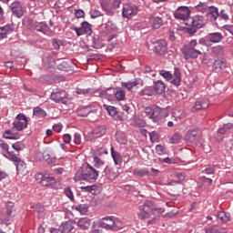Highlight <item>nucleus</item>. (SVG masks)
<instances>
[{
	"label": "nucleus",
	"mask_w": 233,
	"mask_h": 233,
	"mask_svg": "<svg viewBox=\"0 0 233 233\" xmlns=\"http://www.w3.org/2000/svg\"><path fill=\"white\" fill-rule=\"evenodd\" d=\"M206 23L207 20L203 16L197 15L195 17H190L189 19H187V25L193 26V28H203Z\"/></svg>",
	"instance_id": "1a4fd4ad"
},
{
	"label": "nucleus",
	"mask_w": 233,
	"mask_h": 233,
	"mask_svg": "<svg viewBox=\"0 0 233 233\" xmlns=\"http://www.w3.org/2000/svg\"><path fill=\"white\" fill-rule=\"evenodd\" d=\"M211 52L215 56H223L225 54V47L223 46H216L211 48Z\"/></svg>",
	"instance_id": "4c0bfd02"
},
{
	"label": "nucleus",
	"mask_w": 233,
	"mask_h": 233,
	"mask_svg": "<svg viewBox=\"0 0 233 233\" xmlns=\"http://www.w3.org/2000/svg\"><path fill=\"white\" fill-rule=\"evenodd\" d=\"M41 185L42 187L53 188V190H59V188H61V184L56 181V177L50 175H45L44 180L42 181Z\"/></svg>",
	"instance_id": "423d86ee"
},
{
	"label": "nucleus",
	"mask_w": 233,
	"mask_h": 233,
	"mask_svg": "<svg viewBox=\"0 0 233 233\" xmlns=\"http://www.w3.org/2000/svg\"><path fill=\"white\" fill-rule=\"evenodd\" d=\"M12 148H14V150H16V152H21V150H23V142L17 141L14 143L12 145Z\"/></svg>",
	"instance_id": "09e8293b"
},
{
	"label": "nucleus",
	"mask_w": 233,
	"mask_h": 233,
	"mask_svg": "<svg viewBox=\"0 0 233 233\" xmlns=\"http://www.w3.org/2000/svg\"><path fill=\"white\" fill-rule=\"evenodd\" d=\"M172 85L175 86H179L181 85V70L179 68L176 67L174 70V74L172 75Z\"/></svg>",
	"instance_id": "5701e85b"
},
{
	"label": "nucleus",
	"mask_w": 233,
	"mask_h": 233,
	"mask_svg": "<svg viewBox=\"0 0 233 233\" xmlns=\"http://www.w3.org/2000/svg\"><path fill=\"white\" fill-rule=\"evenodd\" d=\"M150 23L153 28H161V26L163 25V19L159 16H153L150 18Z\"/></svg>",
	"instance_id": "c85d7f7f"
},
{
	"label": "nucleus",
	"mask_w": 233,
	"mask_h": 233,
	"mask_svg": "<svg viewBox=\"0 0 233 233\" xmlns=\"http://www.w3.org/2000/svg\"><path fill=\"white\" fill-rule=\"evenodd\" d=\"M93 166L95 167V169L96 172H101V170H105L106 168V166L105 165V161H103L99 157L95 156L93 157Z\"/></svg>",
	"instance_id": "f3484780"
},
{
	"label": "nucleus",
	"mask_w": 233,
	"mask_h": 233,
	"mask_svg": "<svg viewBox=\"0 0 233 233\" xmlns=\"http://www.w3.org/2000/svg\"><path fill=\"white\" fill-rule=\"evenodd\" d=\"M45 28H46V25L44 23L36 24L35 25V30H36V32H45Z\"/></svg>",
	"instance_id": "4d7b16f0"
},
{
	"label": "nucleus",
	"mask_w": 233,
	"mask_h": 233,
	"mask_svg": "<svg viewBox=\"0 0 233 233\" xmlns=\"http://www.w3.org/2000/svg\"><path fill=\"white\" fill-rule=\"evenodd\" d=\"M153 216H161L165 214V208H156V204L153 203V209H151Z\"/></svg>",
	"instance_id": "79ce46f5"
},
{
	"label": "nucleus",
	"mask_w": 233,
	"mask_h": 233,
	"mask_svg": "<svg viewBox=\"0 0 233 233\" xmlns=\"http://www.w3.org/2000/svg\"><path fill=\"white\" fill-rule=\"evenodd\" d=\"M74 143H75L76 145H81V135H80V134L76 133V134L74 135Z\"/></svg>",
	"instance_id": "69168bd1"
},
{
	"label": "nucleus",
	"mask_w": 233,
	"mask_h": 233,
	"mask_svg": "<svg viewBox=\"0 0 233 233\" xmlns=\"http://www.w3.org/2000/svg\"><path fill=\"white\" fill-rule=\"evenodd\" d=\"M199 45L205 46V40H199L198 44V41L191 40L188 46H185L182 48L181 52L187 61V59H197V57H199L203 54V47Z\"/></svg>",
	"instance_id": "f257e3e1"
},
{
	"label": "nucleus",
	"mask_w": 233,
	"mask_h": 233,
	"mask_svg": "<svg viewBox=\"0 0 233 233\" xmlns=\"http://www.w3.org/2000/svg\"><path fill=\"white\" fill-rule=\"evenodd\" d=\"M208 15L211 21H217V19L219 17V11L218 10V7L210 6Z\"/></svg>",
	"instance_id": "a878e982"
},
{
	"label": "nucleus",
	"mask_w": 233,
	"mask_h": 233,
	"mask_svg": "<svg viewBox=\"0 0 233 233\" xmlns=\"http://www.w3.org/2000/svg\"><path fill=\"white\" fill-rule=\"evenodd\" d=\"M72 230H74V225L70 221L62 223V225L59 227V231L61 233H71Z\"/></svg>",
	"instance_id": "b1692460"
},
{
	"label": "nucleus",
	"mask_w": 233,
	"mask_h": 233,
	"mask_svg": "<svg viewBox=\"0 0 233 233\" xmlns=\"http://www.w3.org/2000/svg\"><path fill=\"white\" fill-rule=\"evenodd\" d=\"M175 19L178 21H184L187 25V21L190 19V9L187 6H179L174 13Z\"/></svg>",
	"instance_id": "20e7f679"
},
{
	"label": "nucleus",
	"mask_w": 233,
	"mask_h": 233,
	"mask_svg": "<svg viewBox=\"0 0 233 233\" xmlns=\"http://www.w3.org/2000/svg\"><path fill=\"white\" fill-rule=\"evenodd\" d=\"M65 196L68 198V199H71V201L74 199V193L72 192V189L70 187H66L64 190Z\"/></svg>",
	"instance_id": "3c124183"
},
{
	"label": "nucleus",
	"mask_w": 233,
	"mask_h": 233,
	"mask_svg": "<svg viewBox=\"0 0 233 233\" xmlns=\"http://www.w3.org/2000/svg\"><path fill=\"white\" fill-rule=\"evenodd\" d=\"M26 127H28L27 122H22V121H17V120L13 122V128L17 130L18 132L25 130V128H26Z\"/></svg>",
	"instance_id": "c756f323"
},
{
	"label": "nucleus",
	"mask_w": 233,
	"mask_h": 233,
	"mask_svg": "<svg viewBox=\"0 0 233 233\" xmlns=\"http://www.w3.org/2000/svg\"><path fill=\"white\" fill-rule=\"evenodd\" d=\"M63 139L65 143L68 144L70 141H72V136H70V134H65L63 136Z\"/></svg>",
	"instance_id": "774afa93"
},
{
	"label": "nucleus",
	"mask_w": 233,
	"mask_h": 233,
	"mask_svg": "<svg viewBox=\"0 0 233 233\" xmlns=\"http://www.w3.org/2000/svg\"><path fill=\"white\" fill-rule=\"evenodd\" d=\"M65 97H66V92L58 91L51 94L52 101H56V103H63L65 101Z\"/></svg>",
	"instance_id": "aec40b11"
},
{
	"label": "nucleus",
	"mask_w": 233,
	"mask_h": 233,
	"mask_svg": "<svg viewBox=\"0 0 233 233\" xmlns=\"http://www.w3.org/2000/svg\"><path fill=\"white\" fill-rule=\"evenodd\" d=\"M6 214H0V225H10L12 212H14V203L8 202L6 204Z\"/></svg>",
	"instance_id": "6e6552de"
},
{
	"label": "nucleus",
	"mask_w": 233,
	"mask_h": 233,
	"mask_svg": "<svg viewBox=\"0 0 233 233\" xmlns=\"http://www.w3.org/2000/svg\"><path fill=\"white\" fill-rule=\"evenodd\" d=\"M137 84L136 82H124L122 83V86H124V88H127L129 92L132 91V88H134V86H137Z\"/></svg>",
	"instance_id": "de8ad7c7"
},
{
	"label": "nucleus",
	"mask_w": 233,
	"mask_h": 233,
	"mask_svg": "<svg viewBox=\"0 0 233 233\" xmlns=\"http://www.w3.org/2000/svg\"><path fill=\"white\" fill-rule=\"evenodd\" d=\"M218 219H220L223 223H228L230 221V217L225 213V211H219L217 215Z\"/></svg>",
	"instance_id": "ea45409f"
},
{
	"label": "nucleus",
	"mask_w": 233,
	"mask_h": 233,
	"mask_svg": "<svg viewBox=\"0 0 233 233\" xmlns=\"http://www.w3.org/2000/svg\"><path fill=\"white\" fill-rule=\"evenodd\" d=\"M218 17H220V19H223L224 21H228V14H227V11H225V9L220 11V14H218Z\"/></svg>",
	"instance_id": "680f3d73"
},
{
	"label": "nucleus",
	"mask_w": 233,
	"mask_h": 233,
	"mask_svg": "<svg viewBox=\"0 0 233 233\" xmlns=\"http://www.w3.org/2000/svg\"><path fill=\"white\" fill-rule=\"evenodd\" d=\"M75 15L77 19H81V17H85V11L78 9L75 11Z\"/></svg>",
	"instance_id": "0e129e2a"
},
{
	"label": "nucleus",
	"mask_w": 233,
	"mask_h": 233,
	"mask_svg": "<svg viewBox=\"0 0 233 233\" xmlns=\"http://www.w3.org/2000/svg\"><path fill=\"white\" fill-rule=\"evenodd\" d=\"M122 15L127 19H132V17H135V15H137V6L132 4L124 5L123 10H122Z\"/></svg>",
	"instance_id": "0eeeda50"
},
{
	"label": "nucleus",
	"mask_w": 233,
	"mask_h": 233,
	"mask_svg": "<svg viewBox=\"0 0 233 233\" xmlns=\"http://www.w3.org/2000/svg\"><path fill=\"white\" fill-rule=\"evenodd\" d=\"M3 137L4 139H19V134H14L12 130L8 129L5 131Z\"/></svg>",
	"instance_id": "e433bc0d"
},
{
	"label": "nucleus",
	"mask_w": 233,
	"mask_h": 233,
	"mask_svg": "<svg viewBox=\"0 0 233 233\" xmlns=\"http://www.w3.org/2000/svg\"><path fill=\"white\" fill-rule=\"evenodd\" d=\"M201 137V130L199 129H193L187 133L185 138L186 141H188L189 143H196L198 139Z\"/></svg>",
	"instance_id": "ddd939ff"
},
{
	"label": "nucleus",
	"mask_w": 233,
	"mask_h": 233,
	"mask_svg": "<svg viewBox=\"0 0 233 233\" xmlns=\"http://www.w3.org/2000/svg\"><path fill=\"white\" fill-rule=\"evenodd\" d=\"M181 141V135L176 133L169 138V143L171 145H175L177 143H179Z\"/></svg>",
	"instance_id": "a18cd8bd"
},
{
	"label": "nucleus",
	"mask_w": 233,
	"mask_h": 233,
	"mask_svg": "<svg viewBox=\"0 0 233 233\" xmlns=\"http://www.w3.org/2000/svg\"><path fill=\"white\" fill-rule=\"evenodd\" d=\"M88 114H90V107H86L78 111V116H80L81 117H86Z\"/></svg>",
	"instance_id": "8fccbe9b"
},
{
	"label": "nucleus",
	"mask_w": 233,
	"mask_h": 233,
	"mask_svg": "<svg viewBox=\"0 0 233 233\" xmlns=\"http://www.w3.org/2000/svg\"><path fill=\"white\" fill-rule=\"evenodd\" d=\"M116 137L117 143H120V145H127V136H125V133L117 132Z\"/></svg>",
	"instance_id": "58836bf2"
},
{
	"label": "nucleus",
	"mask_w": 233,
	"mask_h": 233,
	"mask_svg": "<svg viewBox=\"0 0 233 233\" xmlns=\"http://www.w3.org/2000/svg\"><path fill=\"white\" fill-rule=\"evenodd\" d=\"M91 223H92V220H90V218H82L78 219V221L76 222V225L81 230H88V228H90Z\"/></svg>",
	"instance_id": "a211bd4d"
},
{
	"label": "nucleus",
	"mask_w": 233,
	"mask_h": 233,
	"mask_svg": "<svg viewBox=\"0 0 233 233\" xmlns=\"http://www.w3.org/2000/svg\"><path fill=\"white\" fill-rule=\"evenodd\" d=\"M154 208V202L152 201H146L144 205L139 207V212L137 213V218L141 221L144 219L150 218V212H152Z\"/></svg>",
	"instance_id": "f03ea898"
},
{
	"label": "nucleus",
	"mask_w": 233,
	"mask_h": 233,
	"mask_svg": "<svg viewBox=\"0 0 233 233\" xmlns=\"http://www.w3.org/2000/svg\"><path fill=\"white\" fill-rule=\"evenodd\" d=\"M121 5V0H109L107 2V8H103L104 10H116V8H119Z\"/></svg>",
	"instance_id": "2f4dec72"
},
{
	"label": "nucleus",
	"mask_w": 233,
	"mask_h": 233,
	"mask_svg": "<svg viewBox=\"0 0 233 233\" xmlns=\"http://www.w3.org/2000/svg\"><path fill=\"white\" fill-rule=\"evenodd\" d=\"M134 176H137L138 177H143L145 176H147L148 170L147 168H136L133 171Z\"/></svg>",
	"instance_id": "a19ab883"
},
{
	"label": "nucleus",
	"mask_w": 233,
	"mask_h": 233,
	"mask_svg": "<svg viewBox=\"0 0 233 233\" xmlns=\"http://www.w3.org/2000/svg\"><path fill=\"white\" fill-rule=\"evenodd\" d=\"M123 228H124L123 222L113 218V229L112 230L117 231V230L123 229Z\"/></svg>",
	"instance_id": "37998d69"
},
{
	"label": "nucleus",
	"mask_w": 233,
	"mask_h": 233,
	"mask_svg": "<svg viewBox=\"0 0 233 233\" xmlns=\"http://www.w3.org/2000/svg\"><path fill=\"white\" fill-rule=\"evenodd\" d=\"M227 68V62L218 59L213 63V70L217 73L223 72Z\"/></svg>",
	"instance_id": "412c9836"
},
{
	"label": "nucleus",
	"mask_w": 233,
	"mask_h": 233,
	"mask_svg": "<svg viewBox=\"0 0 233 233\" xmlns=\"http://www.w3.org/2000/svg\"><path fill=\"white\" fill-rule=\"evenodd\" d=\"M145 114L149 119H161V107L156 106L146 107Z\"/></svg>",
	"instance_id": "9d476101"
},
{
	"label": "nucleus",
	"mask_w": 233,
	"mask_h": 233,
	"mask_svg": "<svg viewBox=\"0 0 233 233\" xmlns=\"http://www.w3.org/2000/svg\"><path fill=\"white\" fill-rule=\"evenodd\" d=\"M9 157L11 159V161H14L15 167H16V170L17 172H25V170H26V164L22 161L21 158H19L17 156H15V154L14 153H9Z\"/></svg>",
	"instance_id": "f8f14e48"
},
{
	"label": "nucleus",
	"mask_w": 233,
	"mask_h": 233,
	"mask_svg": "<svg viewBox=\"0 0 233 233\" xmlns=\"http://www.w3.org/2000/svg\"><path fill=\"white\" fill-rule=\"evenodd\" d=\"M149 138L151 143H156V141H158L159 139V135H157V133L156 131H153L151 133H149Z\"/></svg>",
	"instance_id": "603ef678"
},
{
	"label": "nucleus",
	"mask_w": 233,
	"mask_h": 233,
	"mask_svg": "<svg viewBox=\"0 0 233 233\" xmlns=\"http://www.w3.org/2000/svg\"><path fill=\"white\" fill-rule=\"evenodd\" d=\"M97 177H99V171H96L94 167L87 164L86 170L82 174V179H84V181H88L89 183H94Z\"/></svg>",
	"instance_id": "7ed1b4c3"
},
{
	"label": "nucleus",
	"mask_w": 233,
	"mask_h": 233,
	"mask_svg": "<svg viewBox=\"0 0 233 233\" xmlns=\"http://www.w3.org/2000/svg\"><path fill=\"white\" fill-rule=\"evenodd\" d=\"M10 32H14V28L10 25L0 27V39H5Z\"/></svg>",
	"instance_id": "bb28decb"
},
{
	"label": "nucleus",
	"mask_w": 233,
	"mask_h": 233,
	"mask_svg": "<svg viewBox=\"0 0 233 233\" xmlns=\"http://www.w3.org/2000/svg\"><path fill=\"white\" fill-rule=\"evenodd\" d=\"M35 181H37V183L42 185V183L45 179V175H43V173H36L35 176Z\"/></svg>",
	"instance_id": "bf43d9fd"
},
{
	"label": "nucleus",
	"mask_w": 233,
	"mask_h": 233,
	"mask_svg": "<svg viewBox=\"0 0 233 233\" xmlns=\"http://www.w3.org/2000/svg\"><path fill=\"white\" fill-rule=\"evenodd\" d=\"M76 210L80 214H86V205L81 204L76 207Z\"/></svg>",
	"instance_id": "864d4df0"
},
{
	"label": "nucleus",
	"mask_w": 233,
	"mask_h": 233,
	"mask_svg": "<svg viewBox=\"0 0 233 233\" xmlns=\"http://www.w3.org/2000/svg\"><path fill=\"white\" fill-rule=\"evenodd\" d=\"M154 46L156 54H159V56H162V54H167V42L165 40H157L154 43Z\"/></svg>",
	"instance_id": "4468645a"
},
{
	"label": "nucleus",
	"mask_w": 233,
	"mask_h": 233,
	"mask_svg": "<svg viewBox=\"0 0 233 233\" xmlns=\"http://www.w3.org/2000/svg\"><path fill=\"white\" fill-rule=\"evenodd\" d=\"M0 148H2V150H5V152H7L8 156H10L9 147L5 141H1ZM11 154H14V152H11Z\"/></svg>",
	"instance_id": "5fc2aeb1"
},
{
	"label": "nucleus",
	"mask_w": 233,
	"mask_h": 233,
	"mask_svg": "<svg viewBox=\"0 0 233 233\" xmlns=\"http://www.w3.org/2000/svg\"><path fill=\"white\" fill-rule=\"evenodd\" d=\"M58 68L63 72H68V70H70V66L66 62H63L62 64L58 65Z\"/></svg>",
	"instance_id": "6e6d98bb"
},
{
	"label": "nucleus",
	"mask_w": 233,
	"mask_h": 233,
	"mask_svg": "<svg viewBox=\"0 0 233 233\" xmlns=\"http://www.w3.org/2000/svg\"><path fill=\"white\" fill-rule=\"evenodd\" d=\"M104 108L106 110V112L113 117V119H116V121H123V117L119 116V113L117 112V109L112 106H106L104 105Z\"/></svg>",
	"instance_id": "2eb2a0df"
},
{
	"label": "nucleus",
	"mask_w": 233,
	"mask_h": 233,
	"mask_svg": "<svg viewBox=\"0 0 233 233\" xmlns=\"http://www.w3.org/2000/svg\"><path fill=\"white\" fill-rule=\"evenodd\" d=\"M102 228H106V230H113L114 227V218L112 217H106L102 218L101 222Z\"/></svg>",
	"instance_id": "6ab92c4d"
},
{
	"label": "nucleus",
	"mask_w": 233,
	"mask_h": 233,
	"mask_svg": "<svg viewBox=\"0 0 233 233\" xmlns=\"http://www.w3.org/2000/svg\"><path fill=\"white\" fill-rule=\"evenodd\" d=\"M156 152L158 154V156H163V154H165V147L162 145H157L156 147Z\"/></svg>",
	"instance_id": "052dcab7"
},
{
	"label": "nucleus",
	"mask_w": 233,
	"mask_h": 233,
	"mask_svg": "<svg viewBox=\"0 0 233 233\" xmlns=\"http://www.w3.org/2000/svg\"><path fill=\"white\" fill-rule=\"evenodd\" d=\"M81 190H85V192H90L91 194H94V192H96V186L82 187Z\"/></svg>",
	"instance_id": "13d9d810"
},
{
	"label": "nucleus",
	"mask_w": 233,
	"mask_h": 233,
	"mask_svg": "<svg viewBox=\"0 0 233 233\" xmlns=\"http://www.w3.org/2000/svg\"><path fill=\"white\" fill-rule=\"evenodd\" d=\"M210 102L207 98H202L200 100H197L193 106V110H205L208 106H209Z\"/></svg>",
	"instance_id": "dca6fc26"
},
{
	"label": "nucleus",
	"mask_w": 233,
	"mask_h": 233,
	"mask_svg": "<svg viewBox=\"0 0 233 233\" xmlns=\"http://www.w3.org/2000/svg\"><path fill=\"white\" fill-rule=\"evenodd\" d=\"M125 92L122 89H118L116 93H115V97L117 101H123V99H125Z\"/></svg>",
	"instance_id": "49530a36"
},
{
	"label": "nucleus",
	"mask_w": 233,
	"mask_h": 233,
	"mask_svg": "<svg viewBox=\"0 0 233 233\" xmlns=\"http://www.w3.org/2000/svg\"><path fill=\"white\" fill-rule=\"evenodd\" d=\"M105 175L106 176V177H108V179H110V181H114V179H116V177H117V172H116V169L109 167H106L104 169Z\"/></svg>",
	"instance_id": "393cba45"
},
{
	"label": "nucleus",
	"mask_w": 233,
	"mask_h": 233,
	"mask_svg": "<svg viewBox=\"0 0 233 233\" xmlns=\"http://www.w3.org/2000/svg\"><path fill=\"white\" fill-rule=\"evenodd\" d=\"M159 75L162 76L166 81H172V75L170 74V71L160 70Z\"/></svg>",
	"instance_id": "c03bdc74"
},
{
	"label": "nucleus",
	"mask_w": 233,
	"mask_h": 233,
	"mask_svg": "<svg viewBox=\"0 0 233 233\" xmlns=\"http://www.w3.org/2000/svg\"><path fill=\"white\" fill-rule=\"evenodd\" d=\"M16 121H21L22 123H27L28 124V118L24 114H18L16 116Z\"/></svg>",
	"instance_id": "e2e57ef3"
},
{
	"label": "nucleus",
	"mask_w": 233,
	"mask_h": 233,
	"mask_svg": "<svg viewBox=\"0 0 233 233\" xmlns=\"http://www.w3.org/2000/svg\"><path fill=\"white\" fill-rule=\"evenodd\" d=\"M11 12L13 15H15V17L21 18L23 17V15L25 14V7H23V4L19 1H15L10 5Z\"/></svg>",
	"instance_id": "9b49d317"
},
{
	"label": "nucleus",
	"mask_w": 233,
	"mask_h": 233,
	"mask_svg": "<svg viewBox=\"0 0 233 233\" xmlns=\"http://www.w3.org/2000/svg\"><path fill=\"white\" fill-rule=\"evenodd\" d=\"M208 38L211 43H219L223 39L221 33H210L208 35Z\"/></svg>",
	"instance_id": "cd10ccee"
},
{
	"label": "nucleus",
	"mask_w": 233,
	"mask_h": 233,
	"mask_svg": "<svg viewBox=\"0 0 233 233\" xmlns=\"http://www.w3.org/2000/svg\"><path fill=\"white\" fill-rule=\"evenodd\" d=\"M43 157H44L45 161H46V163H48V165H54V163H56V157L50 156V152H48V151L43 152Z\"/></svg>",
	"instance_id": "c9c22d12"
},
{
	"label": "nucleus",
	"mask_w": 233,
	"mask_h": 233,
	"mask_svg": "<svg viewBox=\"0 0 233 233\" xmlns=\"http://www.w3.org/2000/svg\"><path fill=\"white\" fill-rule=\"evenodd\" d=\"M71 30L76 32L77 37H81V35H85V34L90 35V34H92V25L88 22L85 21L81 24L80 27L73 25Z\"/></svg>",
	"instance_id": "39448f33"
},
{
	"label": "nucleus",
	"mask_w": 233,
	"mask_h": 233,
	"mask_svg": "<svg viewBox=\"0 0 233 233\" xmlns=\"http://www.w3.org/2000/svg\"><path fill=\"white\" fill-rule=\"evenodd\" d=\"M153 90L155 94H163L165 90H167V86L163 81L157 80L154 82V87Z\"/></svg>",
	"instance_id": "4be33fe9"
},
{
	"label": "nucleus",
	"mask_w": 233,
	"mask_h": 233,
	"mask_svg": "<svg viewBox=\"0 0 233 233\" xmlns=\"http://www.w3.org/2000/svg\"><path fill=\"white\" fill-rule=\"evenodd\" d=\"M52 45H53V47L55 48V50H59V48L61 46V42L59 40L54 39L52 41Z\"/></svg>",
	"instance_id": "338daca9"
},
{
	"label": "nucleus",
	"mask_w": 233,
	"mask_h": 233,
	"mask_svg": "<svg viewBox=\"0 0 233 233\" xmlns=\"http://www.w3.org/2000/svg\"><path fill=\"white\" fill-rule=\"evenodd\" d=\"M33 116H35V117H46V111H45L43 108L36 106L33 109Z\"/></svg>",
	"instance_id": "f704fd0d"
},
{
	"label": "nucleus",
	"mask_w": 233,
	"mask_h": 233,
	"mask_svg": "<svg viewBox=\"0 0 233 233\" xmlns=\"http://www.w3.org/2000/svg\"><path fill=\"white\" fill-rule=\"evenodd\" d=\"M111 157L114 160L115 165H119L121 163V154L114 150V147H111Z\"/></svg>",
	"instance_id": "72a5a7b5"
},
{
	"label": "nucleus",
	"mask_w": 233,
	"mask_h": 233,
	"mask_svg": "<svg viewBox=\"0 0 233 233\" xmlns=\"http://www.w3.org/2000/svg\"><path fill=\"white\" fill-rule=\"evenodd\" d=\"M156 93L154 91V87L152 86H147L144 89H142L139 93L141 96H147V97H152Z\"/></svg>",
	"instance_id": "7c9ffc66"
},
{
	"label": "nucleus",
	"mask_w": 233,
	"mask_h": 233,
	"mask_svg": "<svg viewBox=\"0 0 233 233\" xmlns=\"http://www.w3.org/2000/svg\"><path fill=\"white\" fill-rule=\"evenodd\" d=\"M93 134L95 137H102V136H105V134H106V127L105 126L97 127L94 129Z\"/></svg>",
	"instance_id": "473e14b6"
}]
</instances>
